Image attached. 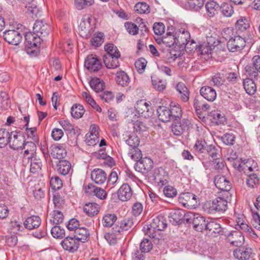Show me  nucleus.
<instances>
[{"label": "nucleus", "mask_w": 260, "mask_h": 260, "mask_svg": "<svg viewBox=\"0 0 260 260\" xmlns=\"http://www.w3.org/2000/svg\"><path fill=\"white\" fill-rule=\"evenodd\" d=\"M205 212L209 214L216 212H224L228 209V199L223 197H218L212 201H207L203 205Z\"/></svg>", "instance_id": "f257e3e1"}, {"label": "nucleus", "mask_w": 260, "mask_h": 260, "mask_svg": "<svg viewBox=\"0 0 260 260\" xmlns=\"http://www.w3.org/2000/svg\"><path fill=\"white\" fill-rule=\"evenodd\" d=\"M191 126L190 121L188 118H184L180 121H179L178 119L174 120L171 128L172 131L175 135L180 136L184 133L188 132Z\"/></svg>", "instance_id": "f03ea898"}, {"label": "nucleus", "mask_w": 260, "mask_h": 260, "mask_svg": "<svg viewBox=\"0 0 260 260\" xmlns=\"http://www.w3.org/2000/svg\"><path fill=\"white\" fill-rule=\"evenodd\" d=\"M3 38L6 42L9 44L17 46L19 44L22 40V35L17 29H9L3 32Z\"/></svg>", "instance_id": "7ed1b4c3"}, {"label": "nucleus", "mask_w": 260, "mask_h": 260, "mask_svg": "<svg viewBox=\"0 0 260 260\" xmlns=\"http://www.w3.org/2000/svg\"><path fill=\"white\" fill-rule=\"evenodd\" d=\"M33 30L34 32L36 34V36L43 38L49 35L51 30V27L43 20H37L34 25Z\"/></svg>", "instance_id": "20e7f679"}, {"label": "nucleus", "mask_w": 260, "mask_h": 260, "mask_svg": "<svg viewBox=\"0 0 260 260\" xmlns=\"http://www.w3.org/2000/svg\"><path fill=\"white\" fill-rule=\"evenodd\" d=\"M153 166V162L152 159L149 157H145L142 158L135 164V169L136 171L146 175L152 170Z\"/></svg>", "instance_id": "39448f33"}, {"label": "nucleus", "mask_w": 260, "mask_h": 260, "mask_svg": "<svg viewBox=\"0 0 260 260\" xmlns=\"http://www.w3.org/2000/svg\"><path fill=\"white\" fill-rule=\"evenodd\" d=\"M138 113L144 118L149 117L152 116L153 111L151 104L150 102H145L141 100L137 103L135 106Z\"/></svg>", "instance_id": "423d86ee"}, {"label": "nucleus", "mask_w": 260, "mask_h": 260, "mask_svg": "<svg viewBox=\"0 0 260 260\" xmlns=\"http://www.w3.org/2000/svg\"><path fill=\"white\" fill-rule=\"evenodd\" d=\"M245 69L247 75L254 78L257 77V73H260V56H254L252 58L251 63L247 65Z\"/></svg>", "instance_id": "0eeeda50"}, {"label": "nucleus", "mask_w": 260, "mask_h": 260, "mask_svg": "<svg viewBox=\"0 0 260 260\" xmlns=\"http://www.w3.org/2000/svg\"><path fill=\"white\" fill-rule=\"evenodd\" d=\"M245 46V41L239 36H235L231 38L227 43V47L231 52L240 50Z\"/></svg>", "instance_id": "6e6552de"}, {"label": "nucleus", "mask_w": 260, "mask_h": 260, "mask_svg": "<svg viewBox=\"0 0 260 260\" xmlns=\"http://www.w3.org/2000/svg\"><path fill=\"white\" fill-rule=\"evenodd\" d=\"M61 244L65 250L73 253L77 251L80 242L74 236H68L61 241Z\"/></svg>", "instance_id": "1a4fd4ad"}, {"label": "nucleus", "mask_w": 260, "mask_h": 260, "mask_svg": "<svg viewBox=\"0 0 260 260\" xmlns=\"http://www.w3.org/2000/svg\"><path fill=\"white\" fill-rule=\"evenodd\" d=\"M84 66L90 72H95L101 68L102 64L96 55L89 54L85 59Z\"/></svg>", "instance_id": "9d476101"}, {"label": "nucleus", "mask_w": 260, "mask_h": 260, "mask_svg": "<svg viewBox=\"0 0 260 260\" xmlns=\"http://www.w3.org/2000/svg\"><path fill=\"white\" fill-rule=\"evenodd\" d=\"M25 137L21 134H13L11 136L9 143V146L14 150L22 149L25 145Z\"/></svg>", "instance_id": "9b49d317"}, {"label": "nucleus", "mask_w": 260, "mask_h": 260, "mask_svg": "<svg viewBox=\"0 0 260 260\" xmlns=\"http://www.w3.org/2000/svg\"><path fill=\"white\" fill-rule=\"evenodd\" d=\"M214 182L217 188L226 191L225 194L228 198V194H230L228 191L231 189V183L230 181L224 176L217 175L214 178Z\"/></svg>", "instance_id": "f8f14e48"}, {"label": "nucleus", "mask_w": 260, "mask_h": 260, "mask_svg": "<svg viewBox=\"0 0 260 260\" xmlns=\"http://www.w3.org/2000/svg\"><path fill=\"white\" fill-rule=\"evenodd\" d=\"M226 239L234 246H240L244 242V237L241 231H233L226 236Z\"/></svg>", "instance_id": "ddd939ff"}, {"label": "nucleus", "mask_w": 260, "mask_h": 260, "mask_svg": "<svg viewBox=\"0 0 260 260\" xmlns=\"http://www.w3.org/2000/svg\"><path fill=\"white\" fill-rule=\"evenodd\" d=\"M175 41H173L175 43V45L179 47H185L190 41V34L187 31L183 30L176 32L174 35Z\"/></svg>", "instance_id": "4468645a"}, {"label": "nucleus", "mask_w": 260, "mask_h": 260, "mask_svg": "<svg viewBox=\"0 0 260 260\" xmlns=\"http://www.w3.org/2000/svg\"><path fill=\"white\" fill-rule=\"evenodd\" d=\"M91 16L89 15L83 16L79 25L80 35L87 37L90 35V23Z\"/></svg>", "instance_id": "2eb2a0df"}, {"label": "nucleus", "mask_w": 260, "mask_h": 260, "mask_svg": "<svg viewBox=\"0 0 260 260\" xmlns=\"http://www.w3.org/2000/svg\"><path fill=\"white\" fill-rule=\"evenodd\" d=\"M196 200V196L190 192L182 193L178 198L179 202L187 208H190L194 206L193 203Z\"/></svg>", "instance_id": "dca6fc26"}, {"label": "nucleus", "mask_w": 260, "mask_h": 260, "mask_svg": "<svg viewBox=\"0 0 260 260\" xmlns=\"http://www.w3.org/2000/svg\"><path fill=\"white\" fill-rule=\"evenodd\" d=\"M133 219L132 218H124L122 220L119 224H115L113 227V233L118 234L123 231H127L134 225Z\"/></svg>", "instance_id": "f3484780"}, {"label": "nucleus", "mask_w": 260, "mask_h": 260, "mask_svg": "<svg viewBox=\"0 0 260 260\" xmlns=\"http://www.w3.org/2000/svg\"><path fill=\"white\" fill-rule=\"evenodd\" d=\"M233 254L235 257L239 260H247L251 257L252 249L249 247H242L236 249Z\"/></svg>", "instance_id": "a211bd4d"}, {"label": "nucleus", "mask_w": 260, "mask_h": 260, "mask_svg": "<svg viewBox=\"0 0 260 260\" xmlns=\"http://www.w3.org/2000/svg\"><path fill=\"white\" fill-rule=\"evenodd\" d=\"M201 95L209 102H213L216 98V90L212 87L204 86L200 90Z\"/></svg>", "instance_id": "6ab92c4d"}, {"label": "nucleus", "mask_w": 260, "mask_h": 260, "mask_svg": "<svg viewBox=\"0 0 260 260\" xmlns=\"http://www.w3.org/2000/svg\"><path fill=\"white\" fill-rule=\"evenodd\" d=\"M193 107L198 114H201L203 112L209 110L210 105L204 102L201 97L197 95L193 100Z\"/></svg>", "instance_id": "aec40b11"}, {"label": "nucleus", "mask_w": 260, "mask_h": 260, "mask_svg": "<svg viewBox=\"0 0 260 260\" xmlns=\"http://www.w3.org/2000/svg\"><path fill=\"white\" fill-rule=\"evenodd\" d=\"M151 224L152 228L156 229L157 232L164 231L167 226L166 219L161 214L154 217Z\"/></svg>", "instance_id": "412c9836"}, {"label": "nucleus", "mask_w": 260, "mask_h": 260, "mask_svg": "<svg viewBox=\"0 0 260 260\" xmlns=\"http://www.w3.org/2000/svg\"><path fill=\"white\" fill-rule=\"evenodd\" d=\"M118 199L121 201H126L132 195L131 188L127 184H122L117 192Z\"/></svg>", "instance_id": "4be33fe9"}, {"label": "nucleus", "mask_w": 260, "mask_h": 260, "mask_svg": "<svg viewBox=\"0 0 260 260\" xmlns=\"http://www.w3.org/2000/svg\"><path fill=\"white\" fill-rule=\"evenodd\" d=\"M91 178L96 184H102L107 179L106 173L102 169H94L91 173Z\"/></svg>", "instance_id": "5701e85b"}, {"label": "nucleus", "mask_w": 260, "mask_h": 260, "mask_svg": "<svg viewBox=\"0 0 260 260\" xmlns=\"http://www.w3.org/2000/svg\"><path fill=\"white\" fill-rule=\"evenodd\" d=\"M25 149L23 153L24 158L29 160L30 159L33 158L36 153L37 147L36 145L33 142H25V145L22 149Z\"/></svg>", "instance_id": "b1692460"}, {"label": "nucleus", "mask_w": 260, "mask_h": 260, "mask_svg": "<svg viewBox=\"0 0 260 260\" xmlns=\"http://www.w3.org/2000/svg\"><path fill=\"white\" fill-rule=\"evenodd\" d=\"M41 222V218L38 216L32 215L28 217L24 222V227L29 230L38 228Z\"/></svg>", "instance_id": "393cba45"}, {"label": "nucleus", "mask_w": 260, "mask_h": 260, "mask_svg": "<svg viewBox=\"0 0 260 260\" xmlns=\"http://www.w3.org/2000/svg\"><path fill=\"white\" fill-rule=\"evenodd\" d=\"M158 119L164 122H167L172 120L169 108L165 106H159L157 109Z\"/></svg>", "instance_id": "a878e982"}, {"label": "nucleus", "mask_w": 260, "mask_h": 260, "mask_svg": "<svg viewBox=\"0 0 260 260\" xmlns=\"http://www.w3.org/2000/svg\"><path fill=\"white\" fill-rule=\"evenodd\" d=\"M26 46L30 47H39L40 45V41L42 39L40 36H36L31 32L27 33L25 36Z\"/></svg>", "instance_id": "bb28decb"}, {"label": "nucleus", "mask_w": 260, "mask_h": 260, "mask_svg": "<svg viewBox=\"0 0 260 260\" xmlns=\"http://www.w3.org/2000/svg\"><path fill=\"white\" fill-rule=\"evenodd\" d=\"M184 211L181 209H175L170 213V220L176 224H180L183 222Z\"/></svg>", "instance_id": "cd10ccee"}, {"label": "nucleus", "mask_w": 260, "mask_h": 260, "mask_svg": "<svg viewBox=\"0 0 260 260\" xmlns=\"http://www.w3.org/2000/svg\"><path fill=\"white\" fill-rule=\"evenodd\" d=\"M208 221L206 220L204 217L199 214H196V217L193 221V226L195 230L198 232H202L206 229Z\"/></svg>", "instance_id": "c85d7f7f"}, {"label": "nucleus", "mask_w": 260, "mask_h": 260, "mask_svg": "<svg viewBox=\"0 0 260 260\" xmlns=\"http://www.w3.org/2000/svg\"><path fill=\"white\" fill-rule=\"evenodd\" d=\"M120 54H117L116 56H103V61L106 67L108 69H115L119 66L118 61Z\"/></svg>", "instance_id": "c756f323"}, {"label": "nucleus", "mask_w": 260, "mask_h": 260, "mask_svg": "<svg viewBox=\"0 0 260 260\" xmlns=\"http://www.w3.org/2000/svg\"><path fill=\"white\" fill-rule=\"evenodd\" d=\"M206 152L211 157L212 160H216L217 158L221 157V149L218 146L214 145H207Z\"/></svg>", "instance_id": "7c9ffc66"}, {"label": "nucleus", "mask_w": 260, "mask_h": 260, "mask_svg": "<svg viewBox=\"0 0 260 260\" xmlns=\"http://www.w3.org/2000/svg\"><path fill=\"white\" fill-rule=\"evenodd\" d=\"M176 89L180 94V98L183 102H186L189 100L190 92L183 83H178L176 85Z\"/></svg>", "instance_id": "2f4dec72"}, {"label": "nucleus", "mask_w": 260, "mask_h": 260, "mask_svg": "<svg viewBox=\"0 0 260 260\" xmlns=\"http://www.w3.org/2000/svg\"><path fill=\"white\" fill-rule=\"evenodd\" d=\"M170 114L172 120L179 119L182 115V111L180 105L176 102H171L170 104Z\"/></svg>", "instance_id": "473e14b6"}, {"label": "nucleus", "mask_w": 260, "mask_h": 260, "mask_svg": "<svg viewBox=\"0 0 260 260\" xmlns=\"http://www.w3.org/2000/svg\"><path fill=\"white\" fill-rule=\"evenodd\" d=\"M74 236L79 241L84 243L89 239V233L85 228H78L75 230Z\"/></svg>", "instance_id": "72a5a7b5"}, {"label": "nucleus", "mask_w": 260, "mask_h": 260, "mask_svg": "<svg viewBox=\"0 0 260 260\" xmlns=\"http://www.w3.org/2000/svg\"><path fill=\"white\" fill-rule=\"evenodd\" d=\"M50 148L51 155L54 158L61 159L66 155V151L61 145L52 146Z\"/></svg>", "instance_id": "f704fd0d"}, {"label": "nucleus", "mask_w": 260, "mask_h": 260, "mask_svg": "<svg viewBox=\"0 0 260 260\" xmlns=\"http://www.w3.org/2000/svg\"><path fill=\"white\" fill-rule=\"evenodd\" d=\"M117 219V217L114 213H106L102 219V224L104 227L110 228L113 225Z\"/></svg>", "instance_id": "c9c22d12"}, {"label": "nucleus", "mask_w": 260, "mask_h": 260, "mask_svg": "<svg viewBox=\"0 0 260 260\" xmlns=\"http://www.w3.org/2000/svg\"><path fill=\"white\" fill-rule=\"evenodd\" d=\"M71 168L70 162L66 160H60L56 166L58 173L62 175H67Z\"/></svg>", "instance_id": "e433bc0d"}, {"label": "nucleus", "mask_w": 260, "mask_h": 260, "mask_svg": "<svg viewBox=\"0 0 260 260\" xmlns=\"http://www.w3.org/2000/svg\"><path fill=\"white\" fill-rule=\"evenodd\" d=\"M115 80L116 83L122 86H128L131 81L129 76L123 71L117 72Z\"/></svg>", "instance_id": "4c0bfd02"}, {"label": "nucleus", "mask_w": 260, "mask_h": 260, "mask_svg": "<svg viewBox=\"0 0 260 260\" xmlns=\"http://www.w3.org/2000/svg\"><path fill=\"white\" fill-rule=\"evenodd\" d=\"M24 5L25 8H27L28 11L30 13L37 16L39 13V8L37 7L36 0H19Z\"/></svg>", "instance_id": "58836bf2"}, {"label": "nucleus", "mask_w": 260, "mask_h": 260, "mask_svg": "<svg viewBox=\"0 0 260 260\" xmlns=\"http://www.w3.org/2000/svg\"><path fill=\"white\" fill-rule=\"evenodd\" d=\"M99 205L95 203H88L85 205L84 212L89 216H93L97 214L99 212Z\"/></svg>", "instance_id": "ea45409f"}, {"label": "nucleus", "mask_w": 260, "mask_h": 260, "mask_svg": "<svg viewBox=\"0 0 260 260\" xmlns=\"http://www.w3.org/2000/svg\"><path fill=\"white\" fill-rule=\"evenodd\" d=\"M91 88L96 92H99L104 90L105 83L99 78H93L89 82Z\"/></svg>", "instance_id": "a19ab883"}, {"label": "nucleus", "mask_w": 260, "mask_h": 260, "mask_svg": "<svg viewBox=\"0 0 260 260\" xmlns=\"http://www.w3.org/2000/svg\"><path fill=\"white\" fill-rule=\"evenodd\" d=\"M85 111L83 106L79 104H74L71 110L72 116L76 119L81 118Z\"/></svg>", "instance_id": "79ce46f5"}, {"label": "nucleus", "mask_w": 260, "mask_h": 260, "mask_svg": "<svg viewBox=\"0 0 260 260\" xmlns=\"http://www.w3.org/2000/svg\"><path fill=\"white\" fill-rule=\"evenodd\" d=\"M235 27L238 30L244 31L250 27V20L247 17L242 16L237 20Z\"/></svg>", "instance_id": "37998d69"}, {"label": "nucleus", "mask_w": 260, "mask_h": 260, "mask_svg": "<svg viewBox=\"0 0 260 260\" xmlns=\"http://www.w3.org/2000/svg\"><path fill=\"white\" fill-rule=\"evenodd\" d=\"M243 86L246 92L250 95L254 94L256 91V85L251 79L246 78L244 80Z\"/></svg>", "instance_id": "c03bdc74"}, {"label": "nucleus", "mask_w": 260, "mask_h": 260, "mask_svg": "<svg viewBox=\"0 0 260 260\" xmlns=\"http://www.w3.org/2000/svg\"><path fill=\"white\" fill-rule=\"evenodd\" d=\"M206 9L208 15L210 17H213L217 12V10L220 8L219 5L214 1L208 2L205 5Z\"/></svg>", "instance_id": "a18cd8bd"}, {"label": "nucleus", "mask_w": 260, "mask_h": 260, "mask_svg": "<svg viewBox=\"0 0 260 260\" xmlns=\"http://www.w3.org/2000/svg\"><path fill=\"white\" fill-rule=\"evenodd\" d=\"M50 215H51V217L50 221L53 224H59L63 221L64 216L62 213L60 211L55 210L50 213Z\"/></svg>", "instance_id": "49530a36"}, {"label": "nucleus", "mask_w": 260, "mask_h": 260, "mask_svg": "<svg viewBox=\"0 0 260 260\" xmlns=\"http://www.w3.org/2000/svg\"><path fill=\"white\" fill-rule=\"evenodd\" d=\"M151 81L154 88L159 91H162L166 87L167 82L166 80L155 76H152Z\"/></svg>", "instance_id": "de8ad7c7"}, {"label": "nucleus", "mask_w": 260, "mask_h": 260, "mask_svg": "<svg viewBox=\"0 0 260 260\" xmlns=\"http://www.w3.org/2000/svg\"><path fill=\"white\" fill-rule=\"evenodd\" d=\"M11 133L6 129H0V148H4L10 141Z\"/></svg>", "instance_id": "09e8293b"}, {"label": "nucleus", "mask_w": 260, "mask_h": 260, "mask_svg": "<svg viewBox=\"0 0 260 260\" xmlns=\"http://www.w3.org/2000/svg\"><path fill=\"white\" fill-rule=\"evenodd\" d=\"M205 230L208 231L209 234H216L220 232L221 226L220 225L216 222L210 221L207 222Z\"/></svg>", "instance_id": "8fccbe9b"}, {"label": "nucleus", "mask_w": 260, "mask_h": 260, "mask_svg": "<svg viewBox=\"0 0 260 260\" xmlns=\"http://www.w3.org/2000/svg\"><path fill=\"white\" fill-rule=\"evenodd\" d=\"M94 3V0H74L75 6L79 10L90 7Z\"/></svg>", "instance_id": "3c124183"}, {"label": "nucleus", "mask_w": 260, "mask_h": 260, "mask_svg": "<svg viewBox=\"0 0 260 260\" xmlns=\"http://www.w3.org/2000/svg\"><path fill=\"white\" fill-rule=\"evenodd\" d=\"M104 49L106 51V54L103 56H116L117 54H120L117 47L114 46L113 44H108L106 45L104 47Z\"/></svg>", "instance_id": "603ef678"}, {"label": "nucleus", "mask_w": 260, "mask_h": 260, "mask_svg": "<svg viewBox=\"0 0 260 260\" xmlns=\"http://www.w3.org/2000/svg\"><path fill=\"white\" fill-rule=\"evenodd\" d=\"M259 180L257 175L252 173L248 175L246 179V184L249 187L254 188L259 184Z\"/></svg>", "instance_id": "864d4df0"}, {"label": "nucleus", "mask_w": 260, "mask_h": 260, "mask_svg": "<svg viewBox=\"0 0 260 260\" xmlns=\"http://www.w3.org/2000/svg\"><path fill=\"white\" fill-rule=\"evenodd\" d=\"M235 228L237 231L241 230L242 232L248 233L250 236H253L255 235L257 237L254 231L252 230V228L247 224L246 221L241 223V224H236Z\"/></svg>", "instance_id": "5fc2aeb1"}, {"label": "nucleus", "mask_w": 260, "mask_h": 260, "mask_svg": "<svg viewBox=\"0 0 260 260\" xmlns=\"http://www.w3.org/2000/svg\"><path fill=\"white\" fill-rule=\"evenodd\" d=\"M104 39V34L101 32H99L94 34L93 37L90 40V43L92 46L99 47L103 43Z\"/></svg>", "instance_id": "6e6d98bb"}, {"label": "nucleus", "mask_w": 260, "mask_h": 260, "mask_svg": "<svg viewBox=\"0 0 260 260\" xmlns=\"http://www.w3.org/2000/svg\"><path fill=\"white\" fill-rule=\"evenodd\" d=\"M82 96L86 100V102L95 110L99 112H102V108L98 105L93 98L86 92H82Z\"/></svg>", "instance_id": "4d7b16f0"}, {"label": "nucleus", "mask_w": 260, "mask_h": 260, "mask_svg": "<svg viewBox=\"0 0 260 260\" xmlns=\"http://www.w3.org/2000/svg\"><path fill=\"white\" fill-rule=\"evenodd\" d=\"M135 11L139 14H148L149 13V6L145 2H139L136 4Z\"/></svg>", "instance_id": "13d9d810"}, {"label": "nucleus", "mask_w": 260, "mask_h": 260, "mask_svg": "<svg viewBox=\"0 0 260 260\" xmlns=\"http://www.w3.org/2000/svg\"><path fill=\"white\" fill-rule=\"evenodd\" d=\"M10 101L8 94L4 91L0 92V108L7 109L10 107Z\"/></svg>", "instance_id": "bf43d9fd"}, {"label": "nucleus", "mask_w": 260, "mask_h": 260, "mask_svg": "<svg viewBox=\"0 0 260 260\" xmlns=\"http://www.w3.org/2000/svg\"><path fill=\"white\" fill-rule=\"evenodd\" d=\"M51 233L54 238L57 239H61L65 236L64 230L61 228L60 226L57 225L52 228Z\"/></svg>", "instance_id": "052dcab7"}, {"label": "nucleus", "mask_w": 260, "mask_h": 260, "mask_svg": "<svg viewBox=\"0 0 260 260\" xmlns=\"http://www.w3.org/2000/svg\"><path fill=\"white\" fill-rule=\"evenodd\" d=\"M222 14L225 17H231L234 13V8L232 5L223 3L220 7Z\"/></svg>", "instance_id": "680f3d73"}, {"label": "nucleus", "mask_w": 260, "mask_h": 260, "mask_svg": "<svg viewBox=\"0 0 260 260\" xmlns=\"http://www.w3.org/2000/svg\"><path fill=\"white\" fill-rule=\"evenodd\" d=\"M128 155L136 162L142 158V154L141 151L137 147L132 148L129 151Z\"/></svg>", "instance_id": "e2e57ef3"}, {"label": "nucleus", "mask_w": 260, "mask_h": 260, "mask_svg": "<svg viewBox=\"0 0 260 260\" xmlns=\"http://www.w3.org/2000/svg\"><path fill=\"white\" fill-rule=\"evenodd\" d=\"M189 8L194 11H197L203 7L205 0H187Z\"/></svg>", "instance_id": "0e129e2a"}, {"label": "nucleus", "mask_w": 260, "mask_h": 260, "mask_svg": "<svg viewBox=\"0 0 260 260\" xmlns=\"http://www.w3.org/2000/svg\"><path fill=\"white\" fill-rule=\"evenodd\" d=\"M235 140V136L233 133H225L221 137V140L226 145H233Z\"/></svg>", "instance_id": "69168bd1"}, {"label": "nucleus", "mask_w": 260, "mask_h": 260, "mask_svg": "<svg viewBox=\"0 0 260 260\" xmlns=\"http://www.w3.org/2000/svg\"><path fill=\"white\" fill-rule=\"evenodd\" d=\"M126 143L132 148L137 147L140 143V139L136 134H132L126 140Z\"/></svg>", "instance_id": "338daca9"}, {"label": "nucleus", "mask_w": 260, "mask_h": 260, "mask_svg": "<svg viewBox=\"0 0 260 260\" xmlns=\"http://www.w3.org/2000/svg\"><path fill=\"white\" fill-rule=\"evenodd\" d=\"M30 159V172L35 174L41 170L42 166L41 161L40 160V159H37L36 158H31Z\"/></svg>", "instance_id": "774afa93"}]
</instances>
